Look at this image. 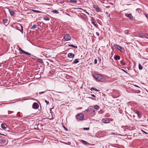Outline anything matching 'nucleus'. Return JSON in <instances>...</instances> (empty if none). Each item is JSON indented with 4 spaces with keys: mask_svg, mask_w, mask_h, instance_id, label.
<instances>
[{
    "mask_svg": "<svg viewBox=\"0 0 148 148\" xmlns=\"http://www.w3.org/2000/svg\"><path fill=\"white\" fill-rule=\"evenodd\" d=\"M92 76L96 79L99 81L102 82L104 80L103 77L101 74L95 73Z\"/></svg>",
    "mask_w": 148,
    "mask_h": 148,
    "instance_id": "obj_1",
    "label": "nucleus"
},
{
    "mask_svg": "<svg viewBox=\"0 0 148 148\" xmlns=\"http://www.w3.org/2000/svg\"><path fill=\"white\" fill-rule=\"evenodd\" d=\"M46 90H45L42 91L40 92H37L36 93V95L37 96H38L39 98L41 100V99L44 98L45 95L46 96L47 94H46Z\"/></svg>",
    "mask_w": 148,
    "mask_h": 148,
    "instance_id": "obj_2",
    "label": "nucleus"
},
{
    "mask_svg": "<svg viewBox=\"0 0 148 148\" xmlns=\"http://www.w3.org/2000/svg\"><path fill=\"white\" fill-rule=\"evenodd\" d=\"M76 118L80 121L83 120L84 118V114L82 113H79L77 114L76 116Z\"/></svg>",
    "mask_w": 148,
    "mask_h": 148,
    "instance_id": "obj_3",
    "label": "nucleus"
},
{
    "mask_svg": "<svg viewBox=\"0 0 148 148\" xmlns=\"http://www.w3.org/2000/svg\"><path fill=\"white\" fill-rule=\"evenodd\" d=\"M114 47L116 49H118L121 52H123L124 51L123 48L119 45L115 44L114 45Z\"/></svg>",
    "mask_w": 148,
    "mask_h": 148,
    "instance_id": "obj_4",
    "label": "nucleus"
},
{
    "mask_svg": "<svg viewBox=\"0 0 148 148\" xmlns=\"http://www.w3.org/2000/svg\"><path fill=\"white\" fill-rule=\"evenodd\" d=\"M91 22L96 28H98V25L94 18L92 17H91L90 20Z\"/></svg>",
    "mask_w": 148,
    "mask_h": 148,
    "instance_id": "obj_5",
    "label": "nucleus"
},
{
    "mask_svg": "<svg viewBox=\"0 0 148 148\" xmlns=\"http://www.w3.org/2000/svg\"><path fill=\"white\" fill-rule=\"evenodd\" d=\"M64 38L65 41H67L71 40V37L69 34H67L65 35Z\"/></svg>",
    "mask_w": 148,
    "mask_h": 148,
    "instance_id": "obj_6",
    "label": "nucleus"
},
{
    "mask_svg": "<svg viewBox=\"0 0 148 148\" xmlns=\"http://www.w3.org/2000/svg\"><path fill=\"white\" fill-rule=\"evenodd\" d=\"M32 107L33 109H38L39 107V105L37 102H34L32 105Z\"/></svg>",
    "mask_w": 148,
    "mask_h": 148,
    "instance_id": "obj_7",
    "label": "nucleus"
},
{
    "mask_svg": "<svg viewBox=\"0 0 148 148\" xmlns=\"http://www.w3.org/2000/svg\"><path fill=\"white\" fill-rule=\"evenodd\" d=\"M29 99H31V100H34V99H31L29 98V97H25L24 98H23L22 99H18L17 101H16L15 102H16L17 101H25V100H28Z\"/></svg>",
    "mask_w": 148,
    "mask_h": 148,
    "instance_id": "obj_8",
    "label": "nucleus"
},
{
    "mask_svg": "<svg viewBox=\"0 0 148 148\" xmlns=\"http://www.w3.org/2000/svg\"><path fill=\"white\" fill-rule=\"evenodd\" d=\"M50 99L51 98L49 97L47 95L46 97H45L44 98L41 99V100L43 101H45V102H49V101H51Z\"/></svg>",
    "mask_w": 148,
    "mask_h": 148,
    "instance_id": "obj_9",
    "label": "nucleus"
},
{
    "mask_svg": "<svg viewBox=\"0 0 148 148\" xmlns=\"http://www.w3.org/2000/svg\"><path fill=\"white\" fill-rule=\"evenodd\" d=\"M93 8L96 10L97 12H100L101 11V10L97 5H93Z\"/></svg>",
    "mask_w": 148,
    "mask_h": 148,
    "instance_id": "obj_10",
    "label": "nucleus"
},
{
    "mask_svg": "<svg viewBox=\"0 0 148 148\" xmlns=\"http://www.w3.org/2000/svg\"><path fill=\"white\" fill-rule=\"evenodd\" d=\"M125 16L129 18L130 19H133V17L131 14H125Z\"/></svg>",
    "mask_w": 148,
    "mask_h": 148,
    "instance_id": "obj_11",
    "label": "nucleus"
},
{
    "mask_svg": "<svg viewBox=\"0 0 148 148\" xmlns=\"http://www.w3.org/2000/svg\"><path fill=\"white\" fill-rule=\"evenodd\" d=\"M102 122L104 123H109V121L108 119L106 118H105L102 119Z\"/></svg>",
    "mask_w": 148,
    "mask_h": 148,
    "instance_id": "obj_12",
    "label": "nucleus"
},
{
    "mask_svg": "<svg viewBox=\"0 0 148 148\" xmlns=\"http://www.w3.org/2000/svg\"><path fill=\"white\" fill-rule=\"evenodd\" d=\"M9 11L10 14L11 16H14L15 14L14 11L12 10L11 9H9Z\"/></svg>",
    "mask_w": 148,
    "mask_h": 148,
    "instance_id": "obj_13",
    "label": "nucleus"
},
{
    "mask_svg": "<svg viewBox=\"0 0 148 148\" xmlns=\"http://www.w3.org/2000/svg\"><path fill=\"white\" fill-rule=\"evenodd\" d=\"M19 53L21 54H27L28 55H31V54L30 53L27 52H26L24 51L23 50H22V51H21V52H19Z\"/></svg>",
    "mask_w": 148,
    "mask_h": 148,
    "instance_id": "obj_14",
    "label": "nucleus"
},
{
    "mask_svg": "<svg viewBox=\"0 0 148 148\" xmlns=\"http://www.w3.org/2000/svg\"><path fill=\"white\" fill-rule=\"evenodd\" d=\"M74 56V54L72 53H69L68 54V57L70 58H73Z\"/></svg>",
    "mask_w": 148,
    "mask_h": 148,
    "instance_id": "obj_15",
    "label": "nucleus"
},
{
    "mask_svg": "<svg viewBox=\"0 0 148 148\" xmlns=\"http://www.w3.org/2000/svg\"><path fill=\"white\" fill-rule=\"evenodd\" d=\"M90 113H92L93 115H95V111L93 108H91L90 110Z\"/></svg>",
    "mask_w": 148,
    "mask_h": 148,
    "instance_id": "obj_16",
    "label": "nucleus"
},
{
    "mask_svg": "<svg viewBox=\"0 0 148 148\" xmlns=\"http://www.w3.org/2000/svg\"><path fill=\"white\" fill-rule=\"evenodd\" d=\"M1 127L3 129L5 130L7 128V125L5 123H2Z\"/></svg>",
    "mask_w": 148,
    "mask_h": 148,
    "instance_id": "obj_17",
    "label": "nucleus"
},
{
    "mask_svg": "<svg viewBox=\"0 0 148 148\" xmlns=\"http://www.w3.org/2000/svg\"><path fill=\"white\" fill-rule=\"evenodd\" d=\"M80 16L81 18H83L85 19L87 18L86 15V14L83 13H82L80 14Z\"/></svg>",
    "mask_w": 148,
    "mask_h": 148,
    "instance_id": "obj_18",
    "label": "nucleus"
},
{
    "mask_svg": "<svg viewBox=\"0 0 148 148\" xmlns=\"http://www.w3.org/2000/svg\"><path fill=\"white\" fill-rule=\"evenodd\" d=\"M136 113L138 115V117L139 118H140V116L141 115V114L140 112L139 111L137 110L136 111Z\"/></svg>",
    "mask_w": 148,
    "mask_h": 148,
    "instance_id": "obj_19",
    "label": "nucleus"
},
{
    "mask_svg": "<svg viewBox=\"0 0 148 148\" xmlns=\"http://www.w3.org/2000/svg\"><path fill=\"white\" fill-rule=\"evenodd\" d=\"M79 59H76L74 60L73 61V64H76L79 62Z\"/></svg>",
    "mask_w": 148,
    "mask_h": 148,
    "instance_id": "obj_20",
    "label": "nucleus"
},
{
    "mask_svg": "<svg viewBox=\"0 0 148 148\" xmlns=\"http://www.w3.org/2000/svg\"><path fill=\"white\" fill-rule=\"evenodd\" d=\"M114 58L115 60H119L120 59V57L119 56H115Z\"/></svg>",
    "mask_w": 148,
    "mask_h": 148,
    "instance_id": "obj_21",
    "label": "nucleus"
},
{
    "mask_svg": "<svg viewBox=\"0 0 148 148\" xmlns=\"http://www.w3.org/2000/svg\"><path fill=\"white\" fill-rule=\"evenodd\" d=\"M3 23L4 24H7L8 23V20L7 19H3Z\"/></svg>",
    "mask_w": 148,
    "mask_h": 148,
    "instance_id": "obj_22",
    "label": "nucleus"
},
{
    "mask_svg": "<svg viewBox=\"0 0 148 148\" xmlns=\"http://www.w3.org/2000/svg\"><path fill=\"white\" fill-rule=\"evenodd\" d=\"M37 27V25H34L32 26L31 28V29H36Z\"/></svg>",
    "mask_w": 148,
    "mask_h": 148,
    "instance_id": "obj_23",
    "label": "nucleus"
},
{
    "mask_svg": "<svg viewBox=\"0 0 148 148\" xmlns=\"http://www.w3.org/2000/svg\"><path fill=\"white\" fill-rule=\"evenodd\" d=\"M51 12L54 13L58 14L59 13L58 10H53L51 11Z\"/></svg>",
    "mask_w": 148,
    "mask_h": 148,
    "instance_id": "obj_24",
    "label": "nucleus"
},
{
    "mask_svg": "<svg viewBox=\"0 0 148 148\" xmlns=\"http://www.w3.org/2000/svg\"><path fill=\"white\" fill-rule=\"evenodd\" d=\"M81 142H82L85 145H87V144H88L89 143L83 140H81Z\"/></svg>",
    "mask_w": 148,
    "mask_h": 148,
    "instance_id": "obj_25",
    "label": "nucleus"
},
{
    "mask_svg": "<svg viewBox=\"0 0 148 148\" xmlns=\"http://www.w3.org/2000/svg\"><path fill=\"white\" fill-rule=\"evenodd\" d=\"M99 108V107L97 105H96L94 106V108L96 110H98Z\"/></svg>",
    "mask_w": 148,
    "mask_h": 148,
    "instance_id": "obj_26",
    "label": "nucleus"
},
{
    "mask_svg": "<svg viewBox=\"0 0 148 148\" xmlns=\"http://www.w3.org/2000/svg\"><path fill=\"white\" fill-rule=\"evenodd\" d=\"M77 9L82 10H83L86 14H88V15L89 14V13L87 12L86 10H84V9H82L81 8H77Z\"/></svg>",
    "mask_w": 148,
    "mask_h": 148,
    "instance_id": "obj_27",
    "label": "nucleus"
},
{
    "mask_svg": "<svg viewBox=\"0 0 148 148\" xmlns=\"http://www.w3.org/2000/svg\"><path fill=\"white\" fill-rule=\"evenodd\" d=\"M145 34L143 33H140L139 34V35L140 36H141V37H144Z\"/></svg>",
    "mask_w": 148,
    "mask_h": 148,
    "instance_id": "obj_28",
    "label": "nucleus"
},
{
    "mask_svg": "<svg viewBox=\"0 0 148 148\" xmlns=\"http://www.w3.org/2000/svg\"><path fill=\"white\" fill-rule=\"evenodd\" d=\"M69 46L70 47H73L75 48H77V46H75L74 45H69Z\"/></svg>",
    "mask_w": 148,
    "mask_h": 148,
    "instance_id": "obj_29",
    "label": "nucleus"
},
{
    "mask_svg": "<svg viewBox=\"0 0 148 148\" xmlns=\"http://www.w3.org/2000/svg\"><path fill=\"white\" fill-rule=\"evenodd\" d=\"M138 68L139 70H141L143 69V67L140 64L138 65Z\"/></svg>",
    "mask_w": 148,
    "mask_h": 148,
    "instance_id": "obj_30",
    "label": "nucleus"
},
{
    "mask_svg": "<svg viewBox=\"0 0 148 148\" xmlns=\"http://www.w3.org/2000/svg\"><path fill=\"white\" fill-rule=\"evenodd\" d=\"M32 11L34 12H37V13H40L41 12L40 11H38V10H32Z\"/></svg>",
    "mask_w": 148,
    "mask_h": 148,
    "instance_id": "obj_31",
    "label": "nucleus"
},
{
    "mask_svg": "<svg viewBox=\"0 0 148 148\" xmlns=\"http://www.w3.org/2000/svg\"><path fill=\"white\" fill-rule=\"evenodd\" d=\"M37 61L41 63L43 62V60L41 59H38L37 60Z\"/></svg>",
    "mask_w": 148,
    "mask_h": 148,
    "instance_id": "obj_32",
    "label": "nucleus"
},
{
    "mask_svg": "<svg viewBox=\"0 0 148 148\" xmlns=\"http://www.w3.org/2000/svg\"><path fill=\"white\" fill-rule=\"evenodd\" d=\"M43 19L45 21H49V18L48 17H45L43 18Z\"/></svg>",
    "mask_w": 148,
    "mask_h": 148,
    "instance_id": "obj_33",
    "label": "nucleus"
},
{
    "mask_svg": "<svg viewBox=\"0 0 148 148\" xmlns=\"http://www.w3.org/2000/svg\"><path fill=\"white\" fill-rule=\"evenodd\" d=\"M19 25H20V26L21 27V30L20 31L21 32L23 33V26H22V25L20 24H19Z\"/></svg>",
    "mask_w": 148,
    "mask_h": 148,
    "instance_id": "obj_34",
    "label": "nucleus"
},
{
    "mask_svg": "<svg viewBox=\"0 0 148 148\" xmlns=\"http://www.w3.org/2000/svg\"><path fill=\"white\" fill-rule=\"evenodd\" d=\"M91 108H88L86 110H85V111L87 112H90V110Z\"/></svg>",
    "mask_w": 148,
    "mask_h": 148,
    "instance_id": "obj_35",
    "label": "nucleus"
},
{
    "mask_svg": "<svg viewBox=\"0 0 148 148\" xmlns=\"http://www.w3.org/2000/svg\"><path fill=\"white\" fill-rule=\"evenodd\" d=\"M62 143H63L64 144L68 145H70L71 144V143L70 142H68V143H66L64 142H62Z\"/></svg>",
    "mask_w": 148,
    "mask_h": 148,
    "instance_id": "obj_36",
    "label": "nucleus"
},
{
    "mask_svg": "<svg viewBox=\"0 0 148 148\" xmlns=\"http://www.w3.org/2000/svg\"><path fill=\"white\" fill-rule=\"evenodd\" d=\"M70 1L72 3H76L77 1L76 0H70Z\"/></svg>",
    "mask_w": 148,
    "mask_h": 148,
    "instance_id": "obj_37",
    "label": "nucleus"
},
{
    "mask_svg": "<svg viewBox=\"0 0 148 148\" xmlns=\"http://www.w3.org/2000/svg\"><path fill=\"white\" fill-rule=\"evenodd\" d=\"M91 90H94L95 91H97L98 90H97V89L94 88V87H92L91 89Z\"/></svg>",
    "mask_w": 148,
    "mask_h": 148,
    "instance_id": "obj_38",
    "label": "nucleus"
},
{
    "mask_svg": "<svg viewBox=\"0 0 148 148\" xmlns=\"http://www.w3.org/2000/svg\"><path fill=\"white\" fill-rule=\"evenodd\" d=\"M129 31L127 30H125L124 31V33L125 34H127L129 33Z\"/></svg>",
    "mask_w": 148,
    "mask_h": 148,
    "instance_id": "obj_39",
    "label": "nucleus"
},
{
    "mask_svg": "<svg viewBox=\"0 0 148 148\" xmlns=\"http://www.w3.org/2000/svg\"><path fill=\"white\" fill-rule=\"evenodd\" d=\"M120 63L121 64L123 65H125V62H124L122 60H121L120 61Z\"/></svg>",
    "mask_w": 148,
    "mask_h": 148,
    "instance_id": "obj_40",
    "label": "nucleus"
},
{
    "mask_svg": "<svg viewBox=\"0 0 148 148\" xmlns=\"http://www.w3.org/2000/svg\"><path fill=\"white\" fill-rule=\"evenodd\" d=\"M83 130H89V127H84L83 128Z\"/></svg>",
    "mask_w": 148,
    "mask_h": 148,
    "instance_id": "obj_41",
    "label": "nucleus"
},
{
    "mask_svg": "<svg viewBox=\"0 0 148 148\" xmlns=\"http://www.w3.org/2000/svg\"><path fill=\"white\" fill-rule=\"evenodd\" d=\"M4 64V63L3 62H0V67L2 65L3 66H4L3 64Z\"/></svg>",
    "mask_w": 148,
    "mask_h": 148,
    "instance_id": "obj_42",
    "label": "nucleus"
},
{
    "mask_svg": "<svg viewBox=\"0 0 148 148\" xmlns=\"http://www.w3.org/2000/svg\"><path fill=\"white\" fill-rule=\"evenodd\" d=\"M97 60L96 59H95L94 60V64H96L97 63Z\"/></svg>",
    "mask_w": 148,
    "mask_h": 148,
    "instance_id": "obj_43",
    "label": "nucleus"
},
{
    "mask_svg": "<svg viewBox=\"0 0 148 148\" xmlns=\"http://www.w3.org/2000/svg\"><path fill=\"white\" fill-rule=\"evenodd\" d=\"M144 37L148 39V34H145Z\"/></svg>",
    "mask_w": 148,
    "mask_h": 148,
    "instance_id": "obj_44",
    "label": "nucleus"
},
{
    "mask_svg": "<svg viewBox=\"0 0 148 148\" xmlns=\"http://www.w3.org/2000/svg\"><path fill=\"white\" fill-rule=\"evenodd\" d=\"M121 70H122L124 72L126 73H127V72H126L125 70H124V69H121Z\"/></svg>",
    "mask_w": 148,
    "mask_h": 148,
    "instance_id": "obj_45",
    "label": "nucleus"
},
{
    "mask_svg": "<svg viewBox=\"0 0 148 148\" xmlns=\"http://www.w3.org/2000/svg\"><path fill=\"white\" fill-rule=\"evenodd\" d=\"M141 131H142L144 133H145V134H148V133H147V132H145V131H143V130H141Z\"/></svg>",
    "mask_w": 148,
    "mask_h": 148,
    "instance_id": "obj_46",
    "label": "nucleus"
},
{
    "mask_svg": "<svg viewBox=\"0 0 148 148\" xmlns=\"http://www.w3.org/2000/svg\"><path fill=\"white\" fill-rule=\"evenodd\" d=\"M63 127L66 131L68 130L64 126H63Z\"/></svg>",
    "mask_w": 148,
    "mask_h": 148,
    "instance_id": "obj_47",
    "label": "nucleus"
},
{
    "mask_svg": "<svg viewBox=\"0 0 148 148\" xmlns=\"http://www.w3.org/2000/svg\"><path fill=\"white\" fill-rule=\"evenodd\" d=\"M18 50L19 51H20L22 49L19 46H18Z\"/></svg>",
    "mask_w": 148,
    "mask_h": 148,
    "instance_id": "obj_48",
    "label": "nucleus"
},
{
    "mask_svg": "<svg viewBox=\"0 0 148 148\" xmlns=\"http://www.w3.org/2000/svg\"><path fill=\"white\" fill-rule=\"evenodd\" d=\"M96 34L98 36H99V34L98 32H96Z\"/></svg>",
    "mask_w": 148,
    "mask_h": 148,
    "instance_id": "obj_49",
    "label": "nucleus"
},
{
    "mask_svg": "<svg viewBox=\"0 0 148 148\" xmlns=\"http://www.w3.org/2000/svg\"><path fill=\"white\" fill-rule=\"evenodd\" d=\"M110 134L111 135H112V134L115 135L116 134V133H115L111 132V133H110Z\"/></svg>",
    "mask_w": 148,
    "mask_h": 148,
    "instance_id": "obj_50",
    "label": "nucleus"
},
{
    "mask_svg": "<svg viewBox=\"0 0 148 148\" xmlns=\"http://www.w3.org/2000/svg\"><path fill=\"white\" fill-rule=\"evenodd\" d=\"M145 16L147 18H148V14H145Z\"/></svg>",
    "mask_w": 148,
    "mask_h": 148,
    "instance_id": "obj_51",
    "label": "nucleus"
},
{
    "mask_svg": "<svg viewBox=\"0 0 148 148\" xmlns=\"http://www.w3.org/2000/svg\"><path fill=\"white\" fill-rule=\"evenodd\" d=\"M53 108H51L50 109V112L52 113V112H51V109H52Z\"/></svg>",
    "mask_w": 148,
    "mask_h": 148,
    "instance_id": "obj_52",
    "label": "nucleus"
},
{
    "mask_svg": "<svg viewBox=\"0 0 148 148\" xmlns=\"http://www.w3.org/2000/svg\"><path fill=\"white\" fill-rule=\"evenodd\" d=\"M119 95L118 94H117V95H116V97H119Z\"/></svg>",
    "mask_w": 148,
    "mask_h": 148,
    "instance_id": "obj_53",
    "label": "nucleus"
},
{
    "mask_svg": "<svg viewBox=\"0 0 148 148\" xmlns=\"http://www.w3.org/2000/svg\"><path fill=\"white\" fill-rule=\"evenodd\" d=\"M91 96H92V97H95V96L94 95H91Z\"/></svg>",
    "mask_w": 148,
    "mask_h": 148,
    "instance_id": "obj_54",
    "label": "nucleus"
},
{
    "mask_svg": "<svg viewBox=\"0 0 148 148\" xmlns=\"http://www.w3.org/2000/svg\"><path fill=\"white\" fill-rule=\"evenodd\" d=\"M47 105H48L49 104V102H46Z\"/></svg>",
    "mask_w": 148,
    "mask_h": 148,
    "instance_id": "obj_55",
    "label": "nucleus"
},
{
    "mask_svg": "<svg viewBox=\"0 0 148 148\" xmlns=\"http://www.w3.org/2000/svg\"><path fill=\"white\" fill-rule=\"evenodd\" d=\"M0 135H4V134H1L0 133Z\"/></svg>",
    "mask_w": 148,
    "mask_h": 148,
    "instance_id": "obj_56",
    "label": "nucleus"
},
{
    "mask_svg": "<svg viewBox=\"0 0 148 148\" xmlns=\"http://www.w3.org/2000/svg\"><path fill=\"white\" fill-rule=\"evenodd\" d=\"M11 112V111H9H9H8V114H10V113H9V112Z\"/></svg>",
    "mask_w": 148,
    "mask_h": 148,
    "instance_id": "obj_57",
    "label": "nucleus"
},
{
    "mask_svg": "<svg viewBox=\"0 0 148 148\" xmlns=\"http://www.w3.org/2000/svg\"><path fill=\"white\" fill-rule=\"evenodd\" d=\"M8 104V103H3V104ZM3 104H0V105Z\"/></svg>",
    "mask_w": 148,
    "mask_h": 148,
    "instance_id": "obj_58",
    "label": "nucleus"
},
{
    "mask_svg": "<svg viewBox=\"0 0 148 148\" xmlns=\"http://www.w3.org/2000/svg\"><path fill=\"white\" fill-rule=\"evenodd\" d=\"M66 14L68 16H70L69 14L66 13Z\"/></svg>",
    "mask_w": 148,
    "mask_h": 148,
    "instance_id": "obj_59",
    "label": "nucleus"
},
{
    "mask_svg": "<svg viewBox=\"0 0 148 148\" xmlns=\"http://www.w3.org/2000/svg\"><path fill=\"white\" fill-rule=\"evenodd\" d=\"M22 50V49H21V50L20 51V52H21V51H22V50Z\"/></svg>",
    "mask_w": 148,
    "mask_h": 148,
    "instance_id": "obj_60",
    "label": "nucleus"
},
{
    "mask_svg": "<svg viewBox=\"0 0 148 148\" xmlns=\"http://www.w3.org/2000/svg\"><path fill=\"white\" fill-rule=\"evenodd\" d=\"M14 101V100H11V101Z\"/></svg>",
    "mask_w": 148,
    "mask_h": 148,
    "instance_id": "obj_61",
    "label": "nucleus"
},
{
    "mask_svg": "<svg viewBox=\"0 0 148 148\" xmlns=\"http://www.w3.org/2000/svg\"><path fill=\"white\" fill-rule=\"evenodd\" d=\"M13 112H12V113H13Z\"/></svg>",
    "mask_w": 148,
    "mask_h": 148,
    "instance_id": "obj_62",
    "label": "nucleus"
}]
</instances>
